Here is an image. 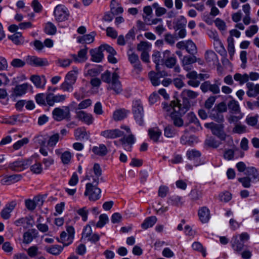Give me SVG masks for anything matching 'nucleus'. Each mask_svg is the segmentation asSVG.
<instances>
[{
  "mask_svg": "<svg viewBox=\"0 0 259 259\" xmlns=\"http://www.w3.org/2000/svg\"><path fill=\"white\" fill-rule=\"evenodd\" d=\"M187 120L188 121L187 124L191 123H194L197 127H200L201 130L202 129L200 123L197 118L196 115L192 112L188 113L186 115Z\"/></svg>",
  "mask_w": 259,
  "mask_h": 259,
  "instance_id": "f704fd0d",
  "label": "nucleus"
},
{
  "mask_svg": "<svg viewBox=\"0 0 259 259\" xmlns=\"http://www.w3.org/2000/svg\"><path fill=\"white\" fill-rule=\"evenodd\" d=\"M22 177V176L20 174L7 176L3 179V183L5 184L10 185L19 181Z\"/></svg>",
  "mask_w": 259,
  "mask_h": 259,
  "instance_id": "7c9ffc66",
  "label": "nucleus"
},
{
  "mask_svg": "<svg viewBox=\"0 0 259 259\" xmlns=\"http://www.w3.org/2000/svg\"><path fill=\"white\" fill-rule=\"evenodd\" d=\"M243 116V114L242 113H232V114L228 117V120L230 123H236L241 119Z\"/></svg>",
  "mask_w": 259,
  "mask_h": 259,
  "instance_id": "09e8293b",
  "label": "nucleus"
},
{
  "mask_svg": "<svg viewBox=\"0 0 259 259\" xmlns=\"http://www.w3.org/2000/svg\"><path fill=\"white\" fill-rule=\"evenodd\" d=\"M245 174L253 180L257 179L259 181V173L253 167H248L246 169Z\"/></svg>",
  "mask_w": 259,
  "mask_h": 259,
  "instance_id": "4c0bfd02",
  "label": "nucleus"
},
{
  "mask_svg": "<svg viewBox=\"0 0 259 259\" xmlns=\"http://www.w3.org/2000/svg\"><path fill=\"white\" fill-rule=\"evenodd\" d=\"M153 62L156 64V67L157 69L158 66L160 64H162V56L158 51H154L152 56Z\"/></svg>",
  "mask_w": 259,
  "mask_h": 259,
  "instance_id": "5fc2aeb1",
  "label": "nucleus"
},
{
  "mask_svg": "<svg viewBox=\"0 0 259 259\" xmlns=\"http://www.w3.org/2000/svg\"><path fill=\"white\" fill-rule=\"evenodd\" d=\"M52 115L53 118L57 121L69 120L71 117L70 108L68 106L55 108L52 111Z\"/></svg>",
  "mask_w": 259,
  "mask_h": 259,
  "instance_id": "20e7f679",
  "label": "nucleus"
},
{
  "mask_svg": "<svg viewBox=\"0 0 259 259\" xmlns=\"http://www.w3.org/2000/svg\"><path fill=\"white\" fill-rule=\"evenodd\" d=\"M123 135V133L118 129L106 130L101 133L102 136L108 139H114L121 137Z\"/></svg>",
  "mask_w": 259,
  "mask_h": 259,
  "instance_id": "dca6fc26",
  "label": "nucleus"
},
{
  "mask_svg": "<svg viewBox=\"0 0 259 259\" xmlns=\"http://www.w3.org/2000/svg\"><path fill=\"white\" fill-rule=\"evenodd\" d=\"M176 63V57L174 55H171L169 51L165 50L163 52L162 64H164L168 68H171L175 66Z\"/></svg>",
  "mask_w": 259,
  "mask_h": 259,
  "instance_id": "1a4fd4ad",
  "label": "nucleus"
},
{
  "mask_svg": "<svg viewBox=\"0 0 259 259\" xmlns=\"http://www.w3.org/2000/svg\"><path fill=\"white\" fill-rule=\"evenodd\" d=\"M102 175V169L98 163H95L93 169L87 172L86 179L89 181H93L96 185L99 184V177Z\"/></svg>",
  "mask_w": 259,
  "mask_h": 259,
  "instance_id": "0eeeda50",
  "label": "nucleus"
},
{
  "mask_svg": "<svg viewBox=\"0 0 259 259\" xmlns=\"http://www.w3.org/2000/svg\"><path fill=\"white\" fill-rule=\"evenodd\" d=\"M30 80L38 88H43L46 83V79L44 76L33 75L31 76Z\"/></svg>",
  "mask_w": 259,
  "mask_h": 259,
  "instance_id": "4be33fe9",
  "label": "nucleus"
},
{
  "mask_svg": "<svg viewBox=\"0 0 259 259\" xmlns=\"http://www.w3.org/2000/svg\"><path fill=\"white\" fill-rule=\"evenodd\" d=\"M76 118L82 122L90 125L93 123L94 118L93 115L83 111L76 112Z\"/></svg>",
  "mask_w": 259,
  "mask_h": 259,
  "instance_id": "4468645a",
  "label": "nucleus"
},
{
  "mask_svg": "<svg viewBox=\"0 0 259 259\" xmlns=\"http://www.w3.org/2000/svg\"><path fill=\"white\" fill-rule=\"evenodd\" d=\"M65 95H55L52 93L47 94V103L50 106H53L55 103L63 102L65 100Z\"/></svg>",
  "mask_w": 259,
  "mask_h": 259,
  "instance_id": "f8f14e48",
  "label": "nucleus"
},
{
  "mask_svg": "<svg viewBox=\"0 0 259 259\" xmlns=\"http://www.w3.org/2000/svg\"><path fill=\"white\" fill-rule=\"evenodd\" d=\"M163 109L167 112H174V108L176 107H183L182 104L180 103L178 100L172 101L170 104L167 103H162Z\"/></svg>",
  "mask_w": 259,
  "mask_h": 259,
  "instance_id": "bb28decb",
  "label": "nucleus"
},
{
  "mask_svg": "<svg viewBox=\"0 0 259 259\" xmlns=\"http://www.w3.org/2000/svg\"><path fill=\"white\" fill-rule=\"evenodd\" d=\"M228 109L231 113H241L239 105L237 101L235 100L230 101L228 104Z\"/></svg>",
  "mask_w": 259,
  "mask_h": 259,
  "instance_id": "ea45409f",
  "label": "nucleus"
},
{
  "mask_svg": "<svg viewBox=\"0 0 259 259\" xmlns=\"http://www.w3.org/2000/svg\"><path fill=\"white\" fill-rule=\"evenodd\" d=\"M91 55V60L95 62H100L102 61L104 55L101 49H100V47L98 48L92 49L90 51Z\"/></svg>",
  "mask_w": 259,
  "mask_h": 259,
  "instance_id": "412c9836",
  "label": "nucleus"
},
{
  "mask_svg": "<svg viewBox=\"0 0 259 259\" xmlns=\"http://www.w3.org/2000/svg\"><path fill=\"white\" fill-rule=\"evenodd\" d=\"M186 156L191 160H197L200 157L201 153L195 149H191L187 152Z\"/></svg>",
  "mask_w": 259,
  "mask_h": 259,
  "instance_id": "37998d69",
  "label": "nucleus"
},
{
  "mask_svg": "<svg viewBox=\"0 0 259 259\" xmlns=\"http://www.w3.org/2000/svg\"><path fill=\"white\" fill-rule=\"evenodd\" d=\"M78 71L76 67H73V69L69 71L65 77V79L68 81L74 84L76 81Z\"/></svg>",
  "mask_w": 259,
  "mask_h": 259,
  "instance_id": "393cba45",
  "label": "nucleus"
},
{
  "mask_svg": "<svg viewBox=\"0 0 259 259\" xmlns=\"http://www.w3.org/2000/svg\"><path fill=\"white\" fill-rule=\"evenodd\" d=\"M204 126L206 128H210L212 134L221 140H224L226 138V135L223 131V126L221 125L215 124L213 122L206 123Z\"/></svg>",
  "mask_w": 259,
  "mask_h": 259,
  "instance_id": "9d476101",
  "label": "nucleus"
},
{
  "mask_svg": "<svg viewBox=\"0 0 259 259\" xmlns=\"http://www.w3.org/2000/svg\"><path fill=\"white\" fill-rule=\"evenodd\" d=\"M186 23L187 20L183 16H181L178 19H176L174 21V29L175 31H177L180 29L185 28Z\"/></svg>",
  "mask_w": 259,
  "mask_h": 259,
  "instance_id": "2f4dec72",
  "label": "nucleus"
},
{
  "mask_svg": "<svg viewBox=\"0 0 259 259\" xmlns=\"http://www.w3.org/2000/svg\"><path fill=\"white\" fill-rule=\"evenodd\" d=\"M54 15L57 22H63L68 19L69 12L65 6L58 5L54 9Z\"/></svg>",
  "mask_w": 259,
  "mask_h": 259,
  "instance_id": "39448f33",
  "label": "nucleus"
},
{
  "mask_svg": "<svg viewBox=\"0 0 259 259\" xmlns=\"http://www.w3.org/2000/svg\"><path fill=\"white\" fill-rule=\"evenodd\" d=\"M121 141L124 145H125V144H127L128 145H132L135 142V138L134 137V136L131 133L128 136L123 137L121 139Z\"/></svg>",
  "mask_w": 259,
  "mask_h": 259,
  "instance_id": "69168bd1",
  "label": "nucleus"
},
{
  "mask_svg": "<svg viewBox=\"0 0 259 259\" xmlns=\"http://www.w3.org/2000/svg\"><path fill=\"white\" fill-rule=\"evenodd\" d=\"M127 56L129 61L134 65V68L137 73L140 72L142 70V66L138 55L130 49L127 51Z\"/></svg>",
  "mask_w": 259,
  "mask_h": 259,
  "instance_id": "ddd939ff",
  "label": "nucleus"
},
{
  "mask_svg": "<svg viewBox=\"0 0 259 259\" xmlns=\"http://www.w3.org/2000/svg\"><path fill=\"white\" fill-rule=\"evenodd\" d=\"M234 79L235 81L239 82L240 84L249 82L248 81V76L247 73L241 74L239 73H235L234 75Z\"/></svg>",
  "mask_w": 259,
  "mask_h": 259,
  "instance_id": "c03bdc74",
  "label": "nucleus"
},
{
  "mask_svg": "<svg viewBox=\"0 0 259 259\" xmlns=\"http://www.w3.org/2000/svg\"><path fill=\"white\" fill-rule=\"evenodd\" d=\"M35 100L38 104L45 105L47 103V95L44 93L38 94L35 96Z\"/></svg>",
  "mask_w": 259,
  "mask_h": 259,
  "instance_id": "e2e57ef3",
  "label": "nucleus"
},
{
  "mask_svg": "<svg viewBox=\"0 0 259 259\" xmlns=\"http://www.w3.org/2000/svg\"><path fill=\"white\" fill-rule=\"evenodd\" d=\"M196 56H185L182 60V66L185 70L190 71L192 67V64L196 62Z\"/></svg>",
  "mask_w": 259,
  "mask_h": 259,
  "instance_id": "6ab92c4d",
  "label": "nucleus"
},
{
  "mask_svg": "<svg viewBox=\"0 0 259 259\" xmlns=\"http://www.w3.org/2000/svg\"><path fill=\"white\" fill-rule=\"evenodd\" d=\"M45 31L49 35H54L57 31V28L52 22H49L46 24Z\"/></svg>",
  "mask_w": 259,
  "mask_h": 259,
  "instance_id": "de8ad7c7",
  "label": "nucleus"
},
{
  "mask_svg": "<svg viewBox=\"0 0 259 259\" xmlns=\"http://www.w3.org/2000/svg\"><path fill=\"white\" fill-rule=\"evenodd\" d=\"M233 132L235 133L241 134L247 132V127L245 125L240 123H237L233 128Z\"/></svg>",
  "mask_w": 259,
  "mask_h": 259,
  "instance_id": "680f3d73",
  "label": "nucleus"
},
{
  "mask_svg": "<svg viewBox=\"0 0 259 259\" xmlns=\"http://www.w3.org/2000/svg\"><path fill=\"white\" fill-rule=\"evenodd\" d=\"M247 91L246 94L249 97H255L259 94V84H254L252 82L246 84Z\"/></svg>",
  "mask_w": 259,
  "mask_h": 259,
  "instance_id": "f3484780",
  "label": "nucleus"
},
{
  "mask_svg": "<svg viewBox=\"0 0 259 259\" xmlns=\"http://www.w3.org/2000/svg\"><path fill=\"white\" fill-rule=\"evenodd\" d=\"M42 166L40 163L36 162L30 167L31 171L35 174H40L42 171Z\"/></svg>",
  "mask_w": 259,
  "mask_h": 259,
  "instance_id": "338daca9",
  "label": "nucleus"
},
{
  "mask_svg": "<svg viewBox=\"0 0 259 259\" xmlns=\"http://www.w3.org/2000/svg\"><path fill=\"white\" fill-rule=\"evenodd\" d=\"M198 215L201 222L203 223H207L210 219L209 210L206 207H202L199 209Z\"/></svg>",
  "mask_w": 259,
  "mask_h": 259,
  "instance_id": "a878e982",
  "label": "nucleus"
},
{
  "mask_svg": "<svg viewBox=\"0 0 259 259\" xmlns=\"http://www.w3.org/2000/svg\"><path fill=\"white\" fill-rule=\"evenodd\" d=\"M73 84L64 79V81L61 84L60 89L64 92H71L73 90Z\"/></svg>",
  "mask_w": 259,
  "mask_h": 259,
  "instance_id": "13d9d810",
  "label": "nucleus"
},
{
  "mask_svg": "<svg viewBox=\"0 0 259 259\" xmlns=\"http://www.w3.org/2000/svg\"><path fill=\"white\" fill-rule=\"evenodd\" d=\"M60 158L64 164H68L71 160L72 155L69 151H66L61 153Z\"/></svg>",
  "mask_w": 259,
  "mask_h": 259,
  "instance_id": "6e6d98bb",
  "label": "nucleus"
},
{
  "mask_svg": "<svg viewBox=\"0 0 259 259\" xmlns=\"http://www.w3.org/2000/svg\"><path fill=\"white\" fill-rule=\"evenodd\" d=\"M157 218L155 216H151L146 218L144 222L142 224V228L147 229L150 227H152L156 222Z\"/></svg>",
  "mask_w": 259,
  "mask_h": 259,
  "instance_id": "58836bf2",
  "label": "nucleus"
},
{
  "mask_svg": "<svg viewBox=\"0 0 259 259\" xmlns=\"http://www.w3.org/2000/svg\"><path fill=\"white\" fill-rule=\"evenodd\" d=\"M92 151L95 154L100 156L106 155L108 152L107 148L104 144H100L98 146L93 147Z\"/></svg>",
  "mask_w": 259,
  "mask_h": 259,
  "instance_id": "cd10ccee",
  "label": "nucleus"
},
{
  "mask_svg": "<svg viewBox=\"0 0 259 259\" xmlns=\"http://www.w3.org/2000/svg\"><path fill=\"white\" fill-rule=\"evenodd\" d=\"M74 136L77 140L88 139L89 134L84 129L77 128L75 131Z\"/></svg>",
  "mask_w": 259,
  "mask_h": 259,
  "instance_id": "72a5a7b5",
  "label": "nucleus"
},
{
  "mask_svg": "<svg viewBox=\"0 0 259 259\" xmlns=\"http://www.w3.org/2000/svg\"><path fill=\"white\" fill-rule=\"evenodd\" d=\"M190 106L191 104L187 102L183 107H176L174 108V112L170 113V117L175 126L180 127L184 125L182 117L189 109Z\"/></svg>",
  "mask_w": 259,
  "mask_h": 259,
  "instance_id": "f257e3e1",
  "label": "nucleus"
},
{
  "mask_svg": "<svg viewBox=\"0 0 259 259\" xmlns=\"http://www.w3.org/2000/svg\"><path fill=\"white\" fill-rule=\"evenodd\" d=\"M161 77L160 73H156L154 71H150L149 73V77L154 86H157L160 84L159 78Z\"/></svg>",
  "mask_w": 259,
  "mask_h": 259,
  "instance_id": "a19ab883",
  "label": "nucleus"
},
{
  "mask_svg": "<svg viewBox=\"0 0 259 259\" xmlns=\"http://www.w3.org/2000/svg\"><path fill=\"white\" fill-rule=\"evenodd\" d=\"M133 113L136 122L140 126L144 125V109L140 100H136L133 103Z\"/></svg>",
  "mask_w": 259,
  "mask_h": 259,
  "instance_id": "7ed1b4c3",
  "label": "nucleus"
},
{
  "mask_svg": "<svg viewBox=\"0 0 259 259\" xmlns=\"http://www.w3.org/2000/svg\"><path fill=\"white\" fill-rule=\"evenodd\" d=\"M232 246L237 253H240L244 247V243L240 241L238 236H234L231 241Z\"/></svg>",
  "mask_w": 259,
  "mask_h": 259,
  "instance_id": "5701e85b",
  "label": "nucleus"
},
{
  "mask_svg": "<svg viewBox=\"0 0 259 259\" xmlns=\"http://www.w3.org/2000/svg\"><path fill=\"white\" fill-rule=\"evenodd\" d=\"M8 38L16 45H22L24 42V39L22 36V34L19 32H16L13 35H9Z\"/></svg>",
  "mask_w": 259,
  "mask_h": 259,
  "instance_id": "473e14b6",
  "label": "nucleus"
},
{
  "mask_svg": "<svg viewBox=\"0 0 259 259\" xmlns=\"http://www.w3.org/2000/svg\"><path fill=\"white\" fill-rule=\"evenodd\" d=\"M128 111L124 109H119L114 112L113 118L115 121L121 120L125 118L127 114Z\"/></svg>",
  "mask_w": 259,
  "mask_h": 259,
  "instance_id": "c9c22d12",
  "label": "nucleus"
},
{
  "mask_svg": "<svg viewBox=\"0 0 259 259\" xmlns=\"http://www.w3.org/2000/svg\"><path fill=\"white\" fill-rule=\"evenodd\" d=\"M26 63L31 66L41 67L49 64L46 59L38 58L34 56H28L26 58Z\"/></svg>",
  "mask_w": 259,
  "mask_h": 259,
  "instance_id": "9b49d317",
  "label": "nucleus"
},
{
  "mask_svg": "<svg viewBox=\"0 0 259 259\" xmlns=\"http://www.w3.org/2000/svg\"><path fill=\"white\" fill-rule=\"evenodd\" d=\"M176 134V130L171 125H167L164 128V134L167 138L174 137Z\"/></svg>",
  "mask_w": 259,
  "mask_h": 259,
  "instance_id": "3c124183",
  "label": "nucleus"
},
{
  "mask_svg": "<svg viewBox=\"0 0 259 259\" xmlns=\"http://www.w3.org/2000/svg\"><path fill=\"white\" fill-rule=\"evenodd\" d=\"M213 44L214 49L218 53L222 56H225L227 54L225 48L220 38L214 40Z\"/></svg>",
  "mask_w": 259,
  "mask_h": 259,
  "instance_id": "c85d7f7f",
  "label": "nucleus"
},
{
  "mask_svg": "<svg viewBox=\"0 0 259 259\" xmlns=\"http://www.w3.org/2000/svg\"><path fill=\"white\" fill-rule=\"evenodd\" d=\"M87 52L88 48L87 47L78 51L77 54L80 62H85L88 59Z\"/></svg>",
  "mask_w": 259,
  "mask_h": 259,
  "instance_id": "0e129e2a",
  "label": "nucleus"
},
{
  "mask_svg": "<svg viewBox=\"0 0 259 259\" xmlns=\"http://www.w3.org/2000/svg\"><path fill=\"white\" fill-rule=\"evenodd\" d=\"M33 158L30 157L26 159H21L11 162L9 168L12 170L21 171L27 168L32 163Z\"/></svg>",
  "mask_w": 259,
  "mask_h": 259,
  "instance_id": "423d86ee",
  "label": "nucleus"
},
{
  "mask_svg": "<svg viewBox=\"0 0 259 259\" xmlns=\"http://www.w3.org/2000/svg\"><path fill=\"white\" fill-rule=\"evenodd\" d=\"M16 205V203L15 201H12L6 204L1 212L2 218L5 220L9 219L11 213L15 207Z\"/></svg>",
  "mask_w": 259,
  "mask_h": 259,
  "instance_id": "a211bd4d",
  "label": "nucleus"
},
{
  "mask_svg": "<svg viewBox=\"0 0 259 259\" xmlns=\"http://www.w3.org/2000/svg\"><path fill=\"white\" fill-rule=\"evenodd\" d=\"M34 232V230H30L25 232L23 234V242L26 244L30 243L34 238L33 233Z\"/></svg>",
  "mask_w": 259,
  "mask_h": 259,
  "instance_id": "8fccbe9b",
  "label": "nucleus"
},
{
  "mask_svg": "<svg viewBox=\"0 0 259 259\" xmlns=\"http://www.w3.org/2000/svg\"><path fill=\"white\" fill-rule=\"evenodd\" d=\"M198 95L199 94L198 92L188 89L184 90L181 93V96L183 99V103L182 104V106L185 105L186 104L187 102H188L190 104L189 100L194 99L198 97Z\"/></svg>",
  "mask_w": 259,
  "mask_h": 259,
  "instance_id": "2eb2a0df",
  "label": "nucleus"
},
{
  "mask_svg": "<svg viewBox=\"0 0 259 259\" xmlns=\"http://www.w3.org/2000/svg\"><path fill=\"white\" fill-rule=\"evenodd\" d=\"M27 89V83L16 85L14 90V94L17 96H21L25 94Z\"/></svg>",
  "mask_w": 259,
  "mask_h": 259,
  "instance_id": "e433bc0d",
  "label": "nucleus"
},
{
  "mask_svg": "<svg viewBox=\"0 0 259 259\" xmlns=\"http://www.w3.org/2000/svg\"><path fill=\"white\" fill-rule=\"evenodd\" d=\"M205 59L206 62L210 65H214L218 62L217 54L211 50H208L205 52Z\"/></svg>",
  "mask_w": 259,
  "mask_h": 259,
  "instance_id": "b1692460",
  "label": "nucleus"
},
{
  "mask_svg": "<svg viewBox=\"0 0 259 259\" xmlns=\"http://www.w3.org/2000/svg\"><path fill=\"white\" fill-rule=\"evenodd\" d=\"M94 40V35L92 34L84 35L83 36L78 38V42L79 43L90 44L93 42Z\"/></svg>",
  "mask_w": 259,
  "mask_h": 259,
  "instance_id": "603ef678",
  "label": "nucleus"
},
{
  "mask_svg": "<svg viewBox=\"0 0 259 259\" xmlns=\"http://www.w3.org/2000/svg\"><path fill=\"white\" fill-rule=\"evenodd\" d=\"M186 50L187 52L192 55L197 53V47L195 44L191 40L186 41Z\"/></svg>",
  "mask_w": 259,
  "mask_h": 259,
  "instance_id": "a18cd8bd",
  "label": "nucleus"
},
{
  "mask_svg": "<svg viewBox=\"0 0 259 259\" xmlns=\"http://www.w3.org/2000/svg\"><path fill=\"white\" fill-rule=\"evenodd\" d=\"M63 249V247L59 245H54L45 247V250L48 253L54 255H59Z\"/></svg>",
  "mask_w": 259,
  "mask_h": 259,
  "instance_id": "c756f323",
  "label": "nucleus"
},
{
  "mask_svg": "<svg viewBox=\"0 0 259 259\" xmlns=\"http://www.w3.org/2000/svg\"><path fill=\"white\" fill-rule=\"evenodd\" d=\"M97 186L98 185H96L94 182L86 184L84 194L85 196H88L90 201H95L101 197V190Z\"/></svg>",
  "mask_w": 259,
  "mask_h": 259,
  "instance_id": "f03ea898",
  "label": "nucleus"
},
{
  "mask_svg": "<svg viewBox=\"0 0 259 259\" xmlns=\"http://www.w3.org/2000/svg\"><path fill=\"white\" fill-rule=\"evenodd\" d=\"M148 135L151 140L157 143L160 141V138L161 137L162 132L157 127H154L149 129Z\"/></svg>",
  "mask_w": 259,
  "mask_h": 259,
  "instance_id": "aec40b11",
  "label": "nucleus"
},
{
  "mask_svg": "<svg viewBox=\"0 0 259 259\" xmlns=\"http://www.w3.org/2000/svg\"><path fill=\"white\" fill-rule=\"evenodd\" d=\"M109 219L107 214H102L99 216V220L96 224L97 228H102L108 222Z\"/></svg>",
  "mask_w": 259,
  "mask_h": 259,
  "instance_id": "4d7b16f0",
  "label": "nucleus"
},
{
  "mask_svg": "<svg viewBox=\"0 0 259 259\" xmlns=\"http://www.w3.org/2000/svg\"><path fill=\"white\" fill-rule=\"evenodd\" d=\"M26 61L22 60L20 59L15 58L11 62V65L14 68H21L24 67L26 64Z\"/></svg>",
  "mask_w": 259,
  "mask_h": 259,
  "instance_id": "052dcab7",
  "label": "nucleus"
},
{
  "mask_svg": "<svg viewBox=\"0 0 259 259\" xmlns=\"http://www.w3.org/2000/svg\"><path fill=\"white\" fill-rule=\"evenodd\" d=\"M167 203L173 206H181L183 204L182 197L177 195L172 196L168 199Z\"/></svg>",
  "mask_w": 259,
  "mask_h": 259,
  "instance_id": "79ce46f5",
  "label": "nucleus"
},
{
  "mask_svg": "<svg viewBox=\"0 0 259 259\" xmlns=\"http://www.w3.org/2000/svg\"><path fill=\"white\" fill-rule=\"evenodd\" d=\"M209 116L212 119L218 122H222L224 119L223 115L217 111L212 110Z\"/></svg>",
  "mask_w": 259,
  "mask_h": 259,
  "instance_id": "864d4df0",
  "label": "nucleus"
},
{
  "mask_svg": "<svg viewBox=\"0 0 259 259\" xmlns=\"http://www.w3.org/2000/svg\"><path fill=\"white\" fill-rule=\"evenodd\" d=\"M202 193L201 191L197 189L192 190L190 193V196L193 200H197L200 199L202 197Z\"/></svg>",
  "mask_w": 259,
  "mask_h": 259,
  "instance_id": "774afa93",
  "label": "nucleus"
},
{
  "mask_svg": "<svg viewBox=\"0 0 259 259\" xmlns=\"http://www.w3.org/2000/svg\"><path fill=\"white\" fill-rule=\"evenodd\" d=\"M119 77L117 73L115 72L113 73L111 82L107 88L108 90H113L116 94H119L122 92V88Z\"/></svg>",
  "mask_w": 259,
  "mask_h": 259,
  "instance_id": "6e6552de",
  "label": "nucleus"
},
{
  "mask_svg": "<svg viewBox=\"0 0 259 259\" xmlns=\"http://www.w3.org/2000/svg\"><path fill=\"white\" fill-rule=\"evenodd\" d=\"M66 232L68 234V242L64 244L65 246H67L70 244L74 238V229L72 226H68L66 228Z\"/></svg>",
  "mask_w": 259,
  "mask_h": 259,
  "instance_id": "bf43d9fd",
  "label": "nucleus"
},
{
  "mask_svg": "<svg viewBox=\"0 0 259 259\" xmlns=\"http://www.w3.org/2000/svg\"><path fill=\"white\" fill-rule=\"evenodd\" d=\"M228 42V51L231 58H232L234 53L235 48L234 45V39L232 37H229L227 39Z\"/></svg>",
  "mask_w": 259,
  "mask_h": 259,
  "instance_id": "49530a36",
  "label": "nucleus"
}]
</instances>
